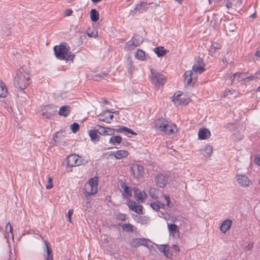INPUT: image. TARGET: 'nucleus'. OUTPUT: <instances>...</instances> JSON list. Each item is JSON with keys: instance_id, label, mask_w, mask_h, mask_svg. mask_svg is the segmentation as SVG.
Here are the masks:
<instances>
[{"instance_id": "nucleus-1", "label": "nucleus", "mask_w": 260, "mask_h": 260, "mask_svg": "<svg viewBox=\"0 0 260 260\" xmlns=\"http://www.w3.org/2000/svg\"><path fill=\"white\" fill-rule=\"evenodd\" d=\"M53 50L55 56L59 59L73 60L75 57V55L70 51V48L66 43L54 46Z\"/></svg>"}, {"instance_id": "nucleus-2", "label": "nucleus", "mask_w": 260, "mask_h": 260, "mask_svg": "<svg viewBox=\"0 0 260 260\" xmlns=\"http://www.w3.org/2000/svg\"><path fill=\"white\" fill-rule=\"evenodd\" d=\"M15 82L16 85L21 89L26 88L29 84V74L28 70L21 68L17 72Z\"/></svg>"}, {"instance_id": "nucleus-3", "label": "nucleus", "mask_w": 260, "mask_h": 260, "mask_svg": "<svg viewBox=\"0 0 260 260\" xmlns=\"http://www.w3.org/2000/svg\"><path fill=\"white\" fill-rule=\"evenodd\" d=\"M150 78L155 90H158L163 87L165 82V79L164 76L159 73L151 70Z\"/></svg>"}, {"instance_id": "nucleus-4", "label": "nucleus", "mask_w": 260, "mask_h": 260, "mask_svg": "<svg viewBox=\"0 0 260 260\" xmlns=\"http://www.w3.org/2000/svg\"><path fill=\"white\" fill-rule=\"evenodd\" d=\"M98 177H94L89 180L85 186L86 193L89 195H94L98 191Z\"/></svg>"}, {"instance_id": "nucleus-5", "label": "nucleus", "mask_w": 260, "mask_h": 260, "mask_svg": "<svg viewBox=\"0 0 260 260\" xmlns=\"http://www.w3.org/2000/svg\"><path fill=\"white\" fill-rule=\"evenodd\" d=\"M190 101V99L189 97L181 91H178L175 93L173 99L174 104L177 106H185Z\"/></svg>"}, {"instance_id": "nucleus-6", "label": "nucleus", "mask_w": 260, "mask_h": 260, "mask_svg": "<svg viewBox=\"0 0 260 260\" xmlns=\"http://www.w3.org/2000/svg\"><path fill=\"white\" fill-rule=\"evenodd\" d=\"M235 178L238 184L242 187H249L252 185V181L245 174H237L235 176Z\"/></svg>"}, {"instance_id": "nucleus-7", "label": "nucleus", "mask_w": 260, "mask_h": 260, "mask_svg": "<svg viewBox=\"0 0 260 260\" xmlns=\"http://www.w3.org/2000/svg\"><path fill=\"white\" fill-rule=\"evenodd\" d=\"M197 81V77L192 71L188 70L184 74V83L186 87H193Z\"/></svg>"}, {"instance_id": "nucleus-8", "label": "nucleus", "mask_w": 260, "mask_h": 260, "mask_svg": "<svg viewBox=\"0 0 260 260\" xmlns=\"http://www.w3.org/2000/svg\"><path fill=\"white\" fill-rule=\"evenodd\" d=\"M130 169L133 176L135 179L140 180L144 177V170L142 166L134 164L131 165Z\"/></svg>"}, {"instance_id": "nucleus-9", "label": "nucleus", "mask_w": 260, "mask_h": 260, "mask_svg": "<svg viewBox=\"0 0 260 260\" xmlns=\"http://www.w3.org/2000/svg\"><path fill=\"white\" fill-rule=\"evenodd\" d=\"M168 176L167 174L162 173L157 174L154 178V182L155 185L159 187L163 188H164L168 183Z\"/></svg>"}, {"instance_id": "nucleus-10", "label": "nucleus", "mask_w": 260, "mask_h": 260, "mask_svg": "<svg viewBox=\"0 0 260 260\" xmlns=\"http://www.w3.org/2000/svg\"><path fill=\"white\" fill-rule=\"evenodd\" d=\"M57 111V107L54 105H47L43 107L42 110V115L45 118L51 117Z\"/></svg>"}, {"instance_id": "nucleus-11", "label": "nucleus", "mask_w": 260, "mask_h": 260, "mask_svg": "<svg viewBox=\"0 0 260 260\" xmlns=\"http://www.w3.org/2000/svg\"><path fill=\"white\" fill-rule=\"evenodd\" d=\"M81 164L80 157L76 154H72L67 158V165L70 167L79 166Z\"/></svg>"}, {"instance_id": "nucleus-12", "label": "nucleus", "mask_w": 260, "mask_h": 260, "mask_svg": "<svg viewBox=\"0 0 260 260\" xmlns=\"http://www.w3.org/2000/svg\"><path fill=\"white\" fill-rule=\"evenodd\" d=\"M149 240L145 238H133L129 243V245L133 248H136L140 246H146Z\"/></svg>"}, {"instance_id": "nucleus-13", "label": "nucleus", "mask_w": 260, "mask_h": 260, "mask_svg": "<svg viewBox=\"0 0 260 260\" xmlns=\"http://www.w3.org/2000/svg\"><path fill=\"white\" fill-rule=\"evenodd\" d=\"M143 41V39L141 37H139L137 39L135 37L132 41L128 42L125 45V49L127 50H132L136 47L140 45Z\"/></svg>"}, {"instance_id": "nucleus-14", "label": "nucleus", "mask_w": 260, "mask_h": 260, "mask_svg": "<svg viewBox=\"0 0 260 260\" xmlns=\"http://www.w3.org/2000/svg\"><path fill=\"white\" fill-rule=\"evenodd\" d=\"M127 205L130 210L139 214H143V206L141 205H138L136 202L128 200L127 201Z\"/></svg>"}, {"instance_id": "nucleus-15", "label": "nucleus", "mask_w": 260, "mask_h": 260, "mask_svg": "<svg viewBox=\"0 0 260 260\" xmlns=\"http://www.w3.org/2000/svg\"><path fill=\"white\" fill-rule=\"evenodd\" d=\"M45 245L43 256L45 260H53V252L51 247L49 243L46 241H44Z\"/></svg>"}, {"instance_id": "nucleus-16", "label": "nucleus", "mask_w": 260, "mask_h": 260, "mask_svg": "<svg viewBox=\"0 0 260 260\" xmlns=\"http://www.w3.org/2000/svg\"><path fill=\"white\" fill-rule=\"evenodd\" d=\"M113 118L112 113L109 110L103 111L101 114L99 115V120L108 123L111 122Z\"/></svg>"}, {"instance_id": "nucleus-17", "label": "nucleus", "mask_w": 260, "mask_h": 260, "mask_svg": "<svg viewBox=\"0 0 260 260\" xmlns=\"http://www.w3.org/2000/svg\"><path fill=\"white\" fill-rule=\"evenodd\" d=\"M96 126L99 128L98 133L101 135L113 136L116 132L115 129L112 128L104 127L100 125H97Z\"/></svg>"}, {"instance_id": "nucleus-18", "label": "nucleus", "mask_w": 260, "mask_h": 260, "mask_svg": "<svg viewBox=\"0 0 260 260\" xmlns=\"http://www.w3.org/2000/svg\"><path fill=\"white\" fill-rule=\"evenodd\" d=\"M169 123V122L168 121L164 118H159L155 122V128L160 132H164Z\"/></svg>"}, {"instance_id": "nucleus-19", "label": "nucleus", "mask_w": 260, "mask_h": 260, "mask_svg": "<svg viewBox=\"0 0 260 260\" xmlns=\"http://www.w3.org/2000/svg\"><path fill=\"white\" fill-rule=\"evenodd\" d=\"M134 197L141 203H143L147 198V194L144 191H141L137 188H133Z\"/></svg>"}, {"instance_id": "nucleus-20", "label": "nucleus", "mask_w": 260, "mask_h": 260, "mask_svg": "<svg viewBox=\"0 0 260 260\" xmlns=\"http://www.w3.org/2000/svg\"><path fill=\"white\" fill-rule=\"evenodd\" d=\"M168 228L169 229L170 234L174 238H179V229L178 226L175 224H168Z\"/></svg>"}, {"instance_id": "nucleus-21", "label": "nucleus", "mask_w": 260, "mask_h": 260, "mask_svg": "<svg viewBox=\"0 0 260 260\" xmlns=\"http://www.w3.org/2000/svg\"><path fill=\"white\" fill-rule=\"evenodd\" d=\"M155 245L157 249L163 253L166 257L168 258H172V254L170 252V247L168 245Z\"/></svg>"}, {"instance_id": "nucleus-22", "label": "nucleus", "mask_w": 260, "mask_h": 260, "mask_svg": "<svg viewBox=\"0 0 260 260\" xmlns=\"http://www.w3.org/2000/svg\"><path fill=\"white\" fill-rule=\"evenodd\" d=\"M64 139L63 134L61 132H57L52 138V144L53 145H60ZM65 143V142H63Z\"/></svg>"}, {"instance_id": "nucleus-23", "label": "nucleus", "mask_w": 260, "mask_h": 260, "mask_svg": "<svg viewBox=\"0 0 260 260\" xmlns=\"http://www.w3.org/2000/svg\"><path fill=\"white\" fill-rule=\"evenodd\" d=\"M128 154L129 153L126 150H119L111 152L110 154V155L114 156L116 159H120L123 158H125Z\"/></svg>"}, {"instance_id": "nucleus-24", "label": "nucleus", "mask_w": 260, "mask_h": 260, "mask_svg": "<svg viewBox=\"0 0 260 260\" xmlns=\"http://www.w3.org/2000/svg\"><path fill=\"white\" fill-rule=\"evenodd\" d=\"M210 132L207 128H201L199 131L198 137L200 140H207L210 138Z\"/></svg>"}, {"instance_id": "nucleus-25", "label": "nucleus", "mask_w": 260, "mask_h": 260, "mask_svg": "<svg viewBox=\"0 0 260 260\" xmlns=\"http://www.w3.org/2000/svg\"><path fill=\"white\" fill-rule=\"evenodd\" d=\"M232 225V221L231 219H226L224 220L220 226L221 232L225 234L230 229Z\"/></svg>"}, {"instance_id": "nucleus-26", "label": "nucleus", "mask_w": 260, "mask_h": 260, "mask_svg": "<svg viewBox=\"0 0 260 260\" xmlns=\"http://www.w3.org/2000/svg\"><path fill=\"white\" fill-rule=\"evenodd\" d=\"M177 132V128L176 125L172 123L169 122L168 125L166 126L164 133L167 135H173L175 134Z\"/></svg>"}, {"instance_id": "nucleus-27", "label": "nucleus", "mask_w": 260, "mask_h": 260, "mask_svg": "<svg viewBox=\"0 0 260 260\" xmlns=\"http://www.w3.org/2000/svg\"><path fill=\"white\" fill-rule=\"evenodd\" d=\"M70 106L68 105L61 106L59 110L58 114L60 116L67 117L70 113Z\"/></svg>"}, {"instance_id": "nucleus-28", "label": "nucleus", "mask_w": 260, "mask_h": 260, "mask_svg": "<svg viewBox=\"0 0 260 260\" xmlns=\"http://www.w3.org/2000/svg\"><path fill=\"white\" fill-rule=\"evenodd\" d=\"M135 57L138 60L144 61L146 59V55L145 52L141 50L138 49L135 54Z\"/></svg>"}, {"instance_id": "nucleus-29", "label": "nucleus", "mask_w": 260, "mask_h": 260, "mask_svg": "<svg viewBox=\"0 0 260 260\" xmlns=\"http://www.w3.org/2000/svg\"><path fill=\"white\" fill-rule=\"evenodd\" d=\"M121 187L123 189L124 193L128 197L132 196V189L128 187L125 183L122 182L121 183Z\"/></svg>"}, {"instance_id": "nucleus-30", "label": "nucleus", "mask_w": 260, "mask_h": 260, "mask_svg": "<svg viewBox=\"0 0 260 260\" xmlns=\"http://www.w3.org/2000/svg\"><path fill=\"white\" fill-rule=\"evenodd\" d=\"M98 130L91 129L89 131V135L92 141H99L100 139V137L97 134Z\"/></svg>"}, {"instance_id": "nucleus-31", "label": "nucleus", "mask_w": 260, "mask_h": 260, "mask_svg": "<svg viewBox=\"0 0 260 260\" xmlns=\"http://www.w3.org/2000/svg\"><path fill=\"white\" fill-rule=\"evenodd\" d=\"M154 52L156 54L158 57H161L166 54V50L162 46L157 47L153 49Z\"/></svg>"}, {"instance_id": "nucleus-32", "label": "nucleus", "mask_w": 260, "mask_h": 260, "mask_svg": "<svg viewBox=\"0 0 260 260\" xmlns=\"http://www.w3.org/2000/svg\"><path fill=\"white\" fill-rule=\"evenodd\" d=\"M122 141V138L120 136H112L109 139V142L111 144L115 145L120 144Z\"/></svg>"}, {"instance_id": "nucleus-33", "label": "nucleus", "mask_w": 260, "mask_h": 260, "mask_svg": "<svg viewBox=\"0 0 260 260\" xmlns=\"http://www.w3.org/2000/svg\"><path fill=\"white\" fill-rule=\"evenodd\" d=\"M192 69V71L193 73H194L201 74L205 70L204 67L200 66L199 64H197L196 63H194L193 65Z\"/></svg>"}, {"instance_id": "nucleus-34", "label": "nucleus", "mask_w": 260, "mask_h": 260, "mask_svg": "<svg viewBox=\"0 0 260 260\" xmlns=\"http://www.w3.org/2000/svg\"><path fill=\"white\" fill-rule=\"evenodd\" d=\"M90 16L92 21L96 22L99 19V13L95 9H91Z\"/></svg>"}, {"instance_id": "nucleus-35", "label": "nucleus", "mask_w": 260, "mask_h": 260, "mask_svg": "<svg viewBox=\"0 0 260 260\" xmlns=\"http://www.w3.org/2000/svg\"><path fill=\"white\" fill-rule=\"evenodd\" d=\"M149 194L152 198L156 199L158 197V190L155 187H151L149 190Z\"/></svg>"}, {"instance_id": "nucleus-36", "label": "nucleus", "mask_w": 260, "mask_h": 260, "mask_svg": "<svg viewBox=\"0 0 260 260\" xmlns=\"http://www.w3.org/2000/svg\"><path fill=\"white\" fill-rule=\"evenodd\" d=\"M221 48V45L220 44L217 42H213L210 48L209 51L211 53H213L217 50L220 49Z\"/></svg>"}, {"instance_id": "nucleus-37", "label": "nucleus", "mask_w": 260, "mask_h": 260, "mask_svg": "<svg viewBox=\"0 0 260 260\" xmlns=\"http://www.w3.org/2000/svg\"><path fill=\"white\" fill-rule=\"evenodd\" d=\"M7 90L4 83L0 80V97L6 96Z\"/></svg>"}, {"instance_id": "nucleus-38", "label": "nucleus", "mask_w": 260, "mask_h": 260, "mask_svg": "<svg viewBox=\"0 0 260 260\" xmlns=\"http://www.w3.org/2000/svg\"><path fill=\"white\" fill-rule=\"evenodd\" d=\"M122 229L127 232H133L135 226L129 223H125L122 225Z\"/></svg>"}, {"instance_id": "nucleus-39", "label": "nucleus", "mask_w": 260, "mask_h": 260, "mask_svg": "<svg viewBox=\"0 0 260 260\" xmlns=\"http://www.w3.org/2000/svg\"><path fill=\"white\" fill-rule=\"evenodd\" d=\"M151 208L156 211H158L160 207L164 208L165 206L164 204H160L159 202H153L150 204Z\"/></svg>"}, {"instance_id": "nucleus-40", "label": "nucleus", "mask_w": 260, "mask_h": 260, "mask_svg": "<svg viewBox=\"0 0 260 260\" xmlns=\"http://www.w3.org/2000/svg\"><path fill=\"white\" fill-rule=\"evenodd\" d=\"M87 34L89 37H93L95 38L98 37V31L95 28L93 27L92 29H91L90 28L88 29Z\"/></svg>"}, {"instance_id": "nucleus-41", "label": "nucleus", "mask_w": 260, "mask_h": 260, "mask_svg": "<svg viewBox=\"0 0 260 260\" xmlns=\"http://www.w3.org/2000/svg\"><path fill=\"white\" fill-rule=\"evenodd\" d=\"M204 151L208 156H210L211 155L213 152L212 147L209 145H207L205 146Z\"/></svg>"}, {"instance_id": "nucleus-42", "label": "nucleus", "mask_w": 260, "mask_h": 260, "mask_svg": "<svg viewBox=\"0 0 260 260\" xmlns=\"http://www.w3.org/2000/svg\"><path fill=\"white\" fill-rule=\"evenodd\" d=\"M235 90L234 89L225 90L223 93V96L224 97L231 98L235 94Z\"/></svg>"}, {"instance_id": "nucleus-43", "label": "nucleus", "mask_w": 260, "mask_h": 260, "mask_svg": "<svg viewBox=\"0 0 260 260\" xmlns=\"http://www.w3.org/2000/svg\"><path fill=\"white\" fill-rule=\"evenodd\" d=\"M145 4L144 3H140L137 4L135 7V10L138 12H141L145 10Z\"/></svg>"}, {"instance_id": "nucleus-44", "label": "nucleus", "mask_w": 260, "mask_h": 260, "mask_svg": "<svg viewBox=\"0 0 260 260\" xmlns=\"http://www.w3.org/2000/svg\"><path fill=\"white\" fill-rule=\"evenodd\" d=\"M70 128L73 133H75L79 129V125L77 123H74L70 125Z\"/></svg>"}, {"instance_id": "nucleus-45", "label": "nucleus", "mask_w": 260, "mask_h": 260, "mask_svg": "<svg viewBox=\"0 0 260 260\" xmlns=\"http://www.w3.org/2000/svg\"><path fill=\"white\" fill-rule=\"evenodd\" d=\"M163 197H164L165 200L166 201L167 207L169 208L172 207L173 204H172V202L170 201V197L168 196L165 195V194H164L163 196Z\"/></svg>"}, {"instance_id": "nucleus-46", "label": "nucleus", "mask_w": 260, "mask_h": 260, "mask_svg": "<svg viewBox=\"0 0 260 260\" xmlns=\"http://www.w3.org/2000/svg\"><path fill=\"white\" fill-rule=\"evenodd\" d=\"M52 181H53L52 178L51 177H49L48 178V183H47V184L46 186V189H50L52 188H53V185Z\"/></svg>"}, {"instance_id": "nucleus-47", "label": "nucleus", "mask_w": 260, "mask_h": 260, "mask_svg": "<svg viewBox=\"0 0 260 260\" xmlns=\"http://www.w3.org/2000/svg\"><path fill=\"white\" fill-rule=\"evenodd\" d=\"M73 210L72 209H71V210H69L68 214H67V216L68 218V221L71 223H73V221H72V218H71V216L73 215Z\"/></svg>"}, {"instance_id": "nucleus-48", "label": "nucleus", "mask_w": 260, "mask_h": 260, "mask_svg": "<svg viewBox=\"0 0 260 260\" xmlns=\"http://www.w3.org/2000/svg\"><path fill=\"white\" fill-rule=\"evenodd\" d=\"M254 162L256 165L260 166V155L257 154L255 155Z\"/></svg>"}, {"instance_id": "nucleus-49", "label": "nucleus", "mask_w": 260, "mask_h": 260, "mask_svg": "<svg viewBox=\"0 0 260 260\" xmlns=\"http://www.w3.org/2000/svg\"><path fill=\"white\" fill-rule=\"evenodd\" d=\"M148 221V218L145 216L142 217L139 219V222L141 223H142V224L147 223Z\"/></svg>"}, {"instance_id": "nucleus-50", "label": "nucleus", "mask_w": 260, "mask_h": 260, "mask_svg": "<svg viewBox=\"0 0 260 260\" xmlns=\"http://www.w3.org/2000/svg\"><path fill=\"white\" fill-rule=\"evenodd\" d=\"M196 63L197 64H199L200 66L204 67V63L203 60L202 58L200 57H198V58H197Z\"/></svg>"}, {"instance_id": "nucleus-51", "label": "nucleus", "mask_w": 260, "mask_h": 260, "mask_svg": "<svg viewBox=\"0 0 260 260\" xmlns=\"http://www.w3.org/2000/svg\"><path fill=\"white\" fill-rule=\"evenodd\" d=\"M241 74L240 73H235L234 74H233L231 76V79L232 80V81H233L236 77H238V78H240L241 77Z\"/></svg>"}, {"instance_id": "nucleus-52", "label": "nucleus", "mask_w": 260, "mask_h": 260, "mask_svg": "<svg viewBox=\"0 0 260 260\" xmlns=\"http://www.w3.org/2000/svg\"><path fill=\"white\" fill-rule=\"evenodd\" d=\"M117 218L120 220L123 221L125 220V215L123 214H118L117 215Z\"/></svg>"}, {"instance_id": "nucleus-53", "label": "nucleus", "mask_w": 260, "mask_h": 260, "mask_svg": "<svg viewBox=\"0 0 260 260\" xmlns=\"http://www.w3.org/2000/svg\"><path fill=\"white\" fill-rule=\"evenodd\" d=\"M127 127L125 126H121L119 129H115L116 132H126V130L127 129Z\"/></svg>"}, {"instance_id": "nucleus-54", "label": "nucleus", "mask_w": 260, "mask_h": 260, "mask_svg": "<svg viewBox=\"0 0 260 260\" xmlns=\"http://www.w3.org/2000/svg\"><path fill=\"white\" fill-rule=\"evenodd\" d=\"M73 13V11L71 9H67L65 10L64 14L66 16H70Z\"/></svg>"}, {"instance_id": "nucleus-55", "label": "nucleus", "mask_w": 260, "mask_h": 260, "mask_svg": "<svg viewBox=\"0 0 260 260\" xmlns=\"http://www.w3.org/2000/svg\"><path fill=\"white\" fill-rule=\"evenodd\" d=\"M6 230L7 232H9L11 233H12V228L11 224L9 223L7 224L6 226Z\"/></svg>"}, {"instance_id": "nucleus-56", "label": "nucleus", "mask_w": 260, "mask_h": 260, "mask_svg": "<svg viewBox=\"0 0 260 260\" xmlns=\"http://www.w3.org/2000/svg\"><path fill=\"white\" fill-rule=\"evenodd\" d=\"M253 244L252 243H249L247 244V245L246 247V248L248 250H251L252 248H253Z\"/></svg>"}, {"instance_id": "nucleus-57", "label": "nucleus", "mask_w": 260, "mask_h": 260, "mask_svg": "<svg viewBox=\"0 0 260 260\" xmlns=\"http://www.w3.org/2000/svg\"><path fill=\"white\" fill-rule=\"evenodd\" d=\"M126 132H127L133 135H137V134L135 132H134V131H133L130 128H127V129L126 130Z\"/></svg>"}, {"instance_id": "nucleus-58", "label": "nucleus", "mask_w": 260, "mask_h": 260, "mask_svg": "<svg viewBox=\"0 0 260 260\" xmlns=\"http://www.w3.org/2000/svg\"><path fill=\"white\" fill-rule=\"evenodd\" d=\"M226 6L228 8H231L233 7V3L230 2H228L226 4Z\"/></svg>"}, {"instance_id": "nucleus-59", "label": "nucleus", "mask_w": 260, "mask_h": 260, "mask_svg": "<svg viewBox=\"0 0 260 260\" xmlns=\"http://www.w3.org/2000/svg\"><path fill=\"white\" fill-rule=\"evenodd\" d=\"M222 61L224 64H225L229 63V61H228L226 57H225L222 58Z\"/></svg>"}, {"instance_id": "nucleus-60", "label": "nucleus", "mask_w": 260, "mask_h": 260, "mask_svg": "<svg viewBox=\"0 0 260 260\" xmlns=\"http://www.w3.org/2000/svg\"><path fill=\"white\" fill-rule=\"evenodd\" d=\"M173 248L176 251H179V248L178 247V246L176 245H173Z\"/></svg>"}, {"instance_id": "nucleus-61", "label": "nucleus", "mask_w": 260, "mask_h": 260, "mask_svg": "<svg viewBox=\"0 0 260 260\" xmlns=\"http://www.w3.org/2000/svg\"><path fill=\"white\" fill-rule=\"evenodd\" d=\"M221 1V0H209V2L210 3H211L212 1H213L215 3H218V2H220Z\"/></svg>"}, {"instance_id": "nucleus-62", "label": "nucleus", "mask_w": 260, "mask_h": 260, "mask_svg": "<svg viewBox=\"0 0 260 260\" xmlns=\"http://www.w3.org/2000/svg\"><path fill=\"white\" fill-rule=\"evenodd\" d=\"M256 55L258 57H260V50L257 51L256 53H255Z\"/></svg>"}, {"instance_id": "nucleus-63", "label": "nucleus", "mask_w": 260, "mask_h": 260, "mask_svg": "<svg viewBox=\"0 0 260 260\" xmlns=\"http://www.w3.org/2000/svg\"><path fill=\"white\" fill-rule=\"evenodd\" d=\"M255 15H256L255 13H254V14H252V15L250 16V17H251V18H255Z\"/></svg>"}, {"instance_id": "nucleus-64", "label": "nucleus", "mask_w": 260, "mask_h": 260, "mask_svg": "<svg viewBox=\"0 0 260 260\" xmlns=\"http://www.w3.org/2000/svg\"><path fill=\"white\" fill-rule=\"evenodd\" d=\"M93 3H98L101 1L102 0H91Z\"/></svg>"}]
</instances>
